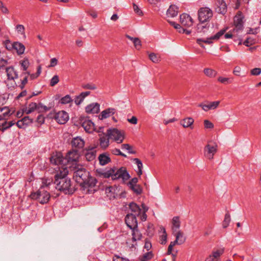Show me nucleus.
I'll list each match as a JSON object with an SVG mask.
<instances>
[{"label":"nucleus","mask_w":261,"mask_h":261,"mask_svg":"<svg viewBox=\"0 0 261 261\" xmlns=\"http://www.w3.org/2000/svg\"><path fill=\"white\" fill-rule=\"evenodd\" d=\"M73 177L75 181L80 184L83 190L88 189L87 193L89 192V188L95 187L97 183L96 179L91 176L89 172L82 167L74 169Z\"/></svg>","instance_id":"1"},{"label":"nucleus","mask_w":261,"mask_h":261,"mask_svg":"<svg viewBox=\"0 0 261 261\" xmlns=\"http://www.w3.org/2000/svg\"><path fill=\"white\" fill-rule=\"evenodd\" d=\"M68 170L67 168H63L59 173L55 175L54 184L56 189L64 192L66 194H71L74 193L75 189L71 185V180L67 177Z\"/></svg>","instance_id":"2"},{"label":"nucleus","mask_w":261,"mask_h":261,"mask_svg":"<svg viewBox=\"0 0 261 261\" xmlns=\"http://www.w3.org/2000/svg\"><path fill=\"white\" fill-rule=\"evenodd\" d=\"M31 196L32 199L37 200L41 204L47 203L50 197L49 193L43 187H41L36 193H32Z\"/></svg>","instance_id":"3"},{"label":"nucleus","mask_w":261,"mask_h":261,"mask_svg":"<svg viewBox=\"0 0 261 261\" xmlns=\"http://www.w3.org/2000/svg\"><path fill=\"white\" fill-rule=\"evenodd\" d=\"M114 170L113 173V180H116L122 179L123 182L130 178V175L124 167H121L119 168L115 167L112 168Z\"/></svg>","instance_id":"4"},{"label":"nucleus","mask_w":261,"mask_h":261,"mask_svg":"<svg viewBox=\"0 0 261 261\" xmlns=\"http://www.w3.org/2000/svg\"><path fill=\"white\" fill-rule=\"evenodd\" d=\"M107 135L117 143H121L124 139V133L117 128H110L107 130Z\"/></svg>","instance_id":"5"},{"label":"nucleus","mask_w":261,"mask_h":261,"mask_svg":"<svg viewBox=\"0 0 261 261\" xmlns=\"http://www.w3.org/2000/svg\"><path fill=\"white\" fill-rule=\"evenodd\" d=\"M198 19L201 23L209 21L213 16V11L207 7L201 8L198 11Z\"/></svg>","instance_id":"6"},{"label":"nucleus","mask_w":261,"mask_h":261,"mask_svg":"<svg viewBox=\"0 0 261 261\" xmlns=\"http://www.w3.org/2000/svg\"><path fill=\"white\" fill-rule=\"evenodd\" d=\"M243 17L241 12H238L234 17V26L233 32H236L237 35H239L244 28V22L243 21Z\"/></svg>","instance_id":"7"},{"label":"nucleus","mask_w":261,"mask_h":261,"mask_svg":"<svg viewBox=\"0 0 261 261\" xmlns=\"http://www.w3.org/2000/svg\"><path fill=\"white\" fill-rule=\"evenodd\" d=\"M217 148L218 145L216 143H208L204 148V156L209 160L213 159L217 151Z\"/></svg>","instance_id":"8"},{"label":"nucleus","mask_w":261,"mask_h":261,"mask_svg":"<svg viewBox=\"0 0 261 261\" xmlns=\"http://www.w3.org/2000/svg\"><path fill=\"white\" fill-rule=\"evenodd\" d=\"M220 101H207L205 103H200L198 106L202 108L205 112H207L209 110H215L217 109L220 105Z\"/></svg>","instance_id":"9"},{"label":"nucleus","mask_w":261,"mask_h":261,"mask_svg":"<svg viewBox=\"0 0 261 261\" xmlns=\"http://www.w3.org/2000/svg\"><path fill=\"white\" fill-rule=\"evenodd\" d=\"M136 216L133 214H128L125 217V223L130 229H134L136 227H138Z\"/></svg>","instance_id":"10"},{"label":"nucleus","mask_w":261,"mask_h":261,"mask_svg":"<svg viewBox=\"0 0 261 261\" xmlns=\"http://www.w3.org/2000/svg\"><path fill=\"white\" fill-rule=\"evenodd\" d=\"M226 31V29H223L220 30L218 32L216 35L212 36L210 38H207L205 40H203L202 39H197V43L203 47V45H201V42H204L206 44H211L212 43V40H218L220 38V37L222 36Z\"/></svg>","instance_id":"11"},{"label":"nucleus","mask_w":261,"mask_h":261,"mask_svg":"<svg viewBox=\"0 0 261 261\" xmlns=\"http://www.w3.org/2000/svg\"><path fill=\"white\" fill-rule=\"evenodd\" d=\"M55 118L59 124H65L69 119V116L67 112L64 111H61L57 113Z\"/></svg>","instance_id":"12"},{"label":"nucleus","mask_w":261,"mask_h":261,"mask_svg":"<svg viewBox=\"0 0 261 261\" xmlns=\"http://www.w3.org/2000/svg\"><path fill=\"white\" fill-rule=\"evenodd\" d=\"M81 123L85 130L88 133H92L95 129L93 122L88 119L85 118L82 119L81 120Z\"/></svg>","instance_id":"13"},{"label":"nucleus","mask_w":261,"mask_h":261,"mask_svg":"<svg viewBox=\"0 0 261 261\" xmlns=\"http://www.w3.org/2000/svg\"><path fill=\"white\" fill-rule=\"evenodd\" d=\"M180 23L182 27H190L193 25V21L189 15L184 13L180 16Z\"/></svg>","instance_id":"14"},{"label":"nucleus","mask_w":261,"mask_h":261,"mask_svg":"<svg viewBox=\"0 0 261 261\" xmlns=\"http://www.w3.org/2000/svg\"><path fill=\"white\" fill-rule=\"evenodd\" d=\"M73 149L78 150L83 148L85 142L81 137H76L73 138L71 142Z\"/></svg>","instance_id":"15"},{"label":"nucleus","mask_w":261,"mask_h":261,"mask_svg":"<svg viewBox=\"0 0 261 261\" xmlns=\"http://www.w3.org/2000/svg\"><path fill=\"white\" fill-rule=\"evenodd\" d=\"M6 72L8 80H14L18 77V72L13 66L7 67Z\"/></svg>","instance_id":"16"},{"label":"nucleus","mask_w":261,"mask_h":261,"mask_svg":"<svg viewBox=\"0 0 261 261\" xmlns=\"http://www.w3.org/2000/svg\"><path fill=\"white\" fill-rule=\"evenodd\" d=\"M14 113V111H12L7 107L0 108V121L6 120L8 118Z\"/></svg>","instance_id":"17"},{"label":"nucleus","mask_w":261,"mask_h":261,"mask_svg":"<svg viewBox=\"0 0 261 261\" xmlns=\"http://www.w3.org/2000/svg\"><path fill=\"white\" fill-rule=\"evenodd\" d=\"M100 105L97 103H92L85 108V111L88 114H97L100 110Z\"/></svg>","instance_id":"18"},{"label":"nucleus","mask_w":261,"mask_h":261,"mask_svg":"<svg viewBox=\"0 0 261 261\" xmlns=\"http://www.w3.org/2000/svg\"><path fill=\"white\" fill-rule=\"evenodd\" d=\"M66 158L68 162H77L79 158V154L77 150L75 149L70 150L67 153Z\"/></svg>","instance_id":"19"},{"label":"nucleus","mask_w":261,"mask_h":261,"mask_svg":"<svg viewBox=\"0 0 261 261\" xmlns=\"http://www.w3.org/2000/svg\"><path fill=\"white\" fill-rule=\"evenodd\" d=\"M216 6V11L218 13L224 14L227 12V5L224 0H217Z\"/></svg>","instance_id":"20"},{"label":"nucleus","mask_w":261,"mask_h":261,"mask_svg":"<svg viewBox=\"0 0 261 261\" xmlns=\"http://www.w3.org/2000/svg\"><path fill=\"white\" fill-rule=\"evenodd\" d=\"M96 151L95 147H88L86 149V152L85 153V158L88 161H93L96 157Z\"/></svg>","instance_id":"21"},{"label":"nucleus","mask_w":261,"mask_h":261,"mask_svg":"<svg viewBox=\"0 0 261 261\" xmlns=\"http://www.w3.org/2000/svg\"><path fill=\"white\" fill-rule=\"evenodd\" d=\"M63 161L64 158L61 153L54 154L50 159L51 163L55 165H62Z\"/></svg>","instance_id":"22"},{"label":"nucleus","mask_w":261,"mask_h":261,"mask_svg":"<svg viewBox=\"0 0 261 261\" xmlns=\"http://www.w3.org/2000/svg\"><path fill=\"white\" fill-rule=\"evenodd\" d=\"M110 138L107 135L103 134L100 136L99 139V145L101 148L106 149L109 145V140Z\"/></svg>","instance_id":"23"},{"label":"nucleus","mask_w":261,"mask_h":261,"mask_svg":"<svg viewBox=\"0 0 261 261\" xmlns=\"http://www.w3.org/2000/svg\"><path fill=\"white\" fill-rule=\"evenodd\" d=\"M116 112V109L112 108H108L102 111L100 115V119H103L109 117L110 116L114 114Z\"/></svg>","instance_id":"24"},{"label":"nucleus","mask_w":261,"mask_h":261,"mask_svg":"<svg viewBox=\"0 0 261 261\" xmlns=\"http://www.w3.org/2000/svg\"><path fill=\"white\" fill-rule=\"evenodd\" d=\"M99 164L101 165H105L111 162V159L108 154L105 153L100 154L98 156Z\"/></svg>","instance_id":"25"},{"label":"nucleus","mask_w":261,"mask_h":261,"mask_svg":"<svg viewBox=\"0 0 261 261\" xmlns=\"http://www.w3.org/2000/svg\"><path fill=\"white\" fill-rule=\"evenodd\" d=\"M194 122V120L193 118L192 117H187L181 120L180 124L185 128L191 127L192 128V126Z\"/></svg>","instance_id":"26"},{"label":"nucleus","mask_w":261,"mask_h":261,"mask_svg":"<svg viewBox=\"0 0 261 261\" xmlns=\"http://www.w3.org/2000/svg\"><path fill=\"white\" fill-rule=\"evenodd\" d=\"M131 229L132 230V241L133 242H136L137 241L140 240L142 238V234L138 229V227Z\"/></svg>","instance_id":"27"},{"label":"nucleus","mask_w":261,"mask_h":261,"mask_svg":"<svg viewBox=\"0 0 261 261\" xmlns=\"http://www.w3.org/2000/svg\"><path fill=\"white\" fill-rule=\"evenodd\" d=\"M90 94V91L82 92L79 95L76 96L74 99V102L76 105H80L84 98Z\"/></svg>","instance_id":"28"},{"label":"nucleus","mask_w":261,"mask_h":261,"mask_svg":"<svg viewBox=\"0 0 261 261\" xmlns=\"http://www.w3.org/2000/svg\"><path fill=\"white\" fill-rule=\"evenodd\" d=\"M14 49L16 50L18 55H22L24 53L25 47L22 43L19 42H14Z\"/></svg>","instance_id":"29"},{"label":"nucleus","mask_w":261,"mask_h":261,"mask_svg":"<svg viewBox=\"0 0 261 261\" xmlns=\"http://www.w3.org/2000/svg\"><path fill=\"white\" fill-rule=\"evenodd\" d=\"M178 8L175 5H171L167 11V15L172 17L177 15Z\"/></svg>","instance_id":"30"},{"label":"nucleus","mask_w":261,"mask_h":261,"mask_svg":"<svg viewBox=\"0 0 261 261\" xmlns=\"http://www.w3.org/2000/svg\"><path fill=\"white\" fill-rule=\"evenodd\" d=\"M129 207L132 212L134 213L133 214L135 215V216H138L140 215L141 210L139 205H138L136 203H130L129 204Z\"/></svg>","instance_id":"31"},{"label":"nucleus","mask_w":261,"mask_h":261,"mask_svg":"<svg viewBox=\"0 0 261 261\" xmlns=\"http://www.w3.org/2000/svg\"><path fill=\"white\" fill-rule=\"evenodd\" d=\"M172 230L173 233L175 232L176 231H178V229L179 228L180 226V222L179 221V217H174L172 219Z\"/></svg>","instance_id":"32"},{"label":"nucleus","mask_w":261,"mask_h":261,"mask_svg":"<svg viewBox=\"0 0 261 261\" xmlns=\"http://www.w3.org/2000/svg\"><path fill=\"white\" fill-rule=\"evenodd\" d=\"M160 231L162 232V234L160 237V242L161 244H165L167 242V234L165 228L161 226L160 228Z\"/></svg>","instance_id":"33"},{"label":"nucleus","mask_w":261,"mask_h":261,"mask_svg":"<svg viewBox=\"0 0 261 261\" xmlns=\"http://www.w3.org/2000/svg\"><path fill=\"white\" fill-rule=\"evenodd\" d=\"M38 109V106L36 103L31 102L28 107L24 109L23 111L27 114H29L34 112L36 109Z\"/></svg>","instance_id":"34"},{"label":"nucleus","mask_w":261,"mask_h":261,"mask_svg":"<svg viewBox=\"0 0 261 261\" xmlns=\"http://www.w3.org/2000/svg\"><path fill=\"white\" fill-rule=\"evenodd\" d=\"M115 189L114 187L110 186L106 188V193L108 196L111 198H115L117 196V194L115 192Z\"/></svg>","instance_id":"35"},{"label":"nucleus","mask_w":261,"mask_h":261,"mask_svg":"<svg viewBox=\"0 0 261 261\" xmlns=\"http://www.w3.org/2000/svg\"><path fill=\"white\" fill-rule=\"evenodd\" d=\"M133 160L135 162V164L137 165L138 171L137 174L140 176L142 174L143 164L141 161L138 158H134Z\"/></svg>","instance_id":"36"},{"label":"nucleus","mask_w":261,"mask_h":261,"mask_svg":"<svg viewBox=\"0 0 261 261\" xmlns=\"http://www.w3.org/2000/svg\"><path fill=\"white\" fill-rule=\"evenodd\" d=\"M177 240H179V244H182L186 241V238L184 236V233L180 231H176V232L174 233Z\"/></svg>","instance_id":"37"},{"label":"nucleus","mask_w":261,"mask_h":261,"mask_svg":"<svg viewBox=\"0 0 261 261\" xmlns=\"http://www.w3.org/2000/svg\"><path fill=\"white\" fill-rule=\"evenodd\" d=\"M204 73L210 77H214L217 75V71L211 68H205L203 70Z\"/></svg>","instance_id":"38"},{"label":"nucleus","mask_w":261,"mask_h":261,"mask_svg":"<svg viewBox=\"0 0 261 261\" xmlns=\"http://www.w3.org/2000/svg\"><path fill=\"white\" fill-rule=\"evenodd\" d=\"M230 221H231L230 215L229 212H227L225 215L224 219L222 223L223 227L224 228L227 227L229 224Z\"/></svg>","instance_id":"39"},{"label":"nucleus","mask_w":261,"mask_h":261,"mask_svg":"<svg viewBox=\"0 0 261 261\" xmlns=\"http://www.w3.org/2000/svg\"><path fill=\"white\" fill-rule=\"evenodd\" d=\"M113 173H114V170L113 169L110 168L109 170L103 171L100 173V175L103 177L106 178L111 177L112 179L113 180Z\"/></svg>","instance_id":"40"},{"label":"nucleus","mask_w":261,"mask_h":261,"mask_svg":"<svg viewBox=\"0 0 261 261\" xmlns=\"http://www.w3.org/2000/svg\"><path fill=\"white\" fill-rule=\"evenodd\" d=\"M153 256L152 252H148L139 258L140 261H149Z\"/></svg>","instance_id":"41"},{"label":"nucleus","mask_w":261,"mask_h":261,"mask_svg":"<svg viewBox=\"0 0 261 261\" xmlns=\"http://www.w3.org/2000/svg\"><path fill=\"white\" fill-rule=\"evenodd\" d=\"M121 148L127 150L130 154H136V151L133 149V147L128 144H123L121 145Z\"/></svg>","instance_id":"42"},{"label":"nucleus","mask_w":261,"mask_h":261,"mask_svg":"<svg viewBox=\"0 0 261 261\" xmlns=\"http://www.w3.org/2000/svg\"><path fill=\"white\" fill-rule=\"evenodd\" d=\"M129 188L135 193L137 195H140L142 193V189L139 185H135Z\"/></svg>","instance_id":"43"},{"label":"nucleus","mask_w":261,"mask_h":261,"mask_svg":"<svg viewBox=\"0 0 261 261\" xmlns=\"http://www.w3.org/2000/svg\"><path fill=\"white\" fill-rule=\"evenodd\" d=\"M224 253V249H220L216 251H214L212 255L218 261L219 257Z\"/></svg>","instance_id":"44"},{"label":"nucleus","mask_w":261,"mask_h":261,"mask_svg":"<svg viewBox=\"0 0 261 261\" xmlns=\"http://www.w3.org/2000/svg\"><path fill=\"white\" fill-rule=\"evenodd\" d=\"M20 64L21 67L22 68L23 70L25 71H27L30 64L29 60L27 58L24 59L23 60L20 61Z\"/></svg>","instance_id":"45"},{"label":"nucleus","mask_w":261,"mask_h":261,"mask_svg":"<svg viewBox=\"0 0 261 261\" xmlns=\"http://www.w3.org/2000/svg\"><path fill=\"white\" fill-rule=\"evenodd\" d=\"M202 23H199L197 25L196 30L198 33H205L208 29V26H207L206 25H203Z\"/></svg>","instance_id":"46"},{"label":"nucleus","mask_w":261,"mask_h":261,"mask_svg":"<svg viewBox=\"0 0 261 261\" xmlns=\"http://www.w3.org/2000/svg\"><path fill=\"white\" fill-rule=\"evenodd\" d=\"M73 100L69 95H66L62 97L60 101L62 104H67L72 102Z\"/></svg>","instance_id":"47"},{"label":"nucleus","mask_w":261,"mask_h":261,"mask_svg":"<svg viewBox=\"0 0 261 261\" xmlns=\"http://www.w3.org/2000/svg\"><path fill=\"white\" fill-rule=\"evenodd\" d=\"M3 44L5 45L6 48L8 50H11L12 49H14V43H12L10 40H6L5 41H4Z\"/></svg>","instance_id":"48"},{"label":"nucleus","mask_w":261,"mask_h":261,"mask_svg":"<svg viewBox=\"0 0 261 261\" xmlns=\"http://www.w3.org/2000/svg\"><path fill=\"white\" fill-rule=\"evenodd\" d=\"M15 29L19 34L23 35L24 37H25L24 31L25 28L23 25L17 24L15 27Z\"/></svg>","instance_id":"49"},{"label":"nucleus","mask_w":261,"mask_h":261,"mask_svg":"<svg viewBox=\"0 0 261 261\" xmlns=\"http://www.w3.org/2000/svg\"><path fill=\"white\" fill-rule=\"evenodd\" d=\"M149 58L153 63H158L160 61V57L154 53L150 54Z\"/></svg>","instance_id":"50"},{"label":"nucleus","mask_w":261,"mask_h":261,"mask_svg":"<svg viewBox=\"0 0 261 261\" xmlns=\"http://www.w3.org/2000/svg\"><path fill=\"white\" fill-rule=\"evenodd\" d=\"M59 82V77L57 75H54L50 82V86L51 87L55 86L56 84H57Z\"/></svg>","instance_id":"51"},{"label":"nucleus","mask_w":261,"mask_h":261,"mask_svg":"<svg viewBox=\"0 0 261 261\" xmlns=\"http://www.w3.org/2000/svg\"><path fill=\"white\" fill-rule=\"evenodd\" d=\"M21 120L27 127L33 122V119L30 118L29 116H25Z\"/></svg>","instance_id":"52"},{"label":"nucleus","mask_w":261,"mask_h":261,"mask_svg":"<svg viewBox=\"0 0 261 261\" xmlns=\"http://www.w3.org/2000/svg\"><path fill=\"white\" fill-rule=\"evenodd\" d=\"M218 81L223 84H226L228 83H231L232 79L227 77H223L222 76H220L218 79Z\"/></svg>","instance_id":"53"},{"label":"nucleus","mask_w":261,"mask_h":261,"mask_svg":"<svg viewBox=\"0 0 261 261\" xmlns=\"http://www.w3.org/2000/svg\"><path fill=\"white\" fill-rule=\"evenodd\" d=\"M111 152L114 155H121L125 158L126 157V155L121 152L120 150L117 148H114L113 149H112Z\"/></svg>","instance_id":"54"},{"label":"nucleus","mask_w":261,"mask_h":261,"mask_svg":"<svg viewBox=\"0 0 261 261\" xmlns=\"http://www.w3.org/2000/svg\"><path fill=\"white\" fill-rule=\"evenodd\" d=\"M113 261H129V260L124 257L118 255H115L113 258Z\"/></svg>","instance_id":"55"},{"label":"nucleus","mask_w":261,"mask_h":261,"mask_svg":"<svg viewBox=\"0 0 261 261\" xmlns=\"http://www.w3.org/2000/svg\"><path fill=\"white\" fill-rule=\"evenodd\" d=\"M133 43L136 49L139 50L141 48V42L138 38H135V40L133 41Z\"/></svg>","instance_id":"56"},{"label":"nucleus","mask_w":261,"mask_h":261,"mask_svg":"<svg viewBox=\"0 0 261 261\" xmlns=\"http://www.w3.org/2000/svg\"><path fill=\"white\" fill-rule=\"evenodd\" d=\"M133 9L135 13L139 16L143 15V12L139 7L135 3L133 4Z\"/></svg>","instance_id":"57"},{"label":"nucleus","mask_w":261,"mask_h":261,"mask_svg":"<svg viewBox=\"0 0 261 261\" xmlns=\"http://www.w3.org/2000/svg\"><path fill=\"white\" fill-rule=\"evenodd\" d=\"M204 127L205 128H214V124L212 122H211L210 121L208 120H204Z\"/></svg>","instance_id":"58"},{"label":"nucleus","mask_w":261,"mask_h":261,"mask_svg":"<svg viewBox=\"0 0 261 261\" xmlns=\"http://www.w3.org/2000/svg\"><path fill=\"white\" fill-rule=\"evenodd\" d=\"M238 35H236V32H233V29L230 31L228 33H226L224 35V37L226 39L231 38L233 36H238Z\"/></svg>","instance_id":"59"},{"label":"nucleus","mask_w":261,"mask_h":261,"mask_svg":"<svg viewBox=\"0 0 261 261\" xmlns=\"http://www.w3.org/2000/svg\"><path fill=\"white\" fill-rule=\"evenodd\" d=\"M0 10L4 14H8L9 10L4 5L3 3L0 1Z\"/></svg>","instance_id":"60"},{"label":"nucleus","mask_w":261,"mask_h":261,"mask_svg":"<svg viewBox=\"0 0 261 261\" xmlns=\"http://www.w3.org/2000/svg\"><path fill=\"white\" fill-rule=\"evenodd\" d=\"M83 88L85 89L95 90L96 86L93 84H87L83 85Z\"/></svg>","instance_id":"61"},{"label":"nucleus","mask_w":261,"mask_h":261,"mask_svg":"<svg viewBox=\"0 0 261 261\" xmlns=\"http://www.w3.org/2000/svg\"><path fill=\"white\" fill-rule=\"evenodd\" d=\"M38 109L39 112H47L49 110V108L45 106H43L41 103H40L38 106Z\"/></svg>","instance_id":"62"},{"label":"nucleus","mask_w":261,"mask_h":261,"mask_svg":"<svg viewBox=\"0 0 261 261\" xmlns=\"http://www.w3.org/2000/svg\"><path fill=\"white\" fill-rule=\"evenodd\" d=\"M53 181L52 179L45 178L43 179L42 184L43 185L41 187H43L44 188V187H48Z\"/></svg>","instance_id":"63"},{"label":"nucleus","mask_w":261,"mask_h":261,"mask_svg":"<svg viewBox=\"0 0 261 261\" xmlns=\"http://www.w3.org/2000/svg\"><path fill=\"white\" fill-rule=\"evenodd\" d=\"M261 73V68H255L251 70V74L253 75H258Z\"/></svg>","instance_id":"64"}]
</instances>
